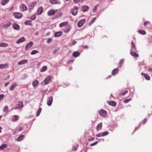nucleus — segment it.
Segmentation results:
<instances>
[{"instance_id": "1", "label": "nucleus", "mask_w": 152, "mask_h": 152, "mask_svg": "<svg viewBox=\"0 0 152 152\" xmlns=\"http://www.w3.org/2000/svg\"><path fill=\"white\" fill-rule=\"evenodd\" d=\"M37 2L36 1H34L32 2L29 5V10L31 11V10L33 9L36 5Z\"/></svg>"}, {"instance_id": "2", "label": "nucleus", "mask_w": 152, "mask_h": 152, "mask_svg": "<svg viewBox=\"0 0 152 152\" xmlns=\"http://www.w3.org/2000/svg\"><path fill=\"white\" fill-rule=\"evenodd\" d=\"M78 8L77 7H75L74 8L71 9V12L73 15H77L78 12Z\"/></svg>"}, {"instance_id": "3", "label": "nucleus", "mask_w": 152, "mask_h": 152, "mask_svg": "<svg viewBox=\"0 0 152 152\" xmlns=\"http://www.w3.org/2000/svg\"><path fill=\"white\" fill-rule=\"evenodd\" d=\"M71 26L70 25L66 26L63 28V31L66 33L69 32L71 30Z\"/></svg>"}, {"instance_id": "4", "label": "nucleus", "mask_w": 152, "mask_h": 152, "mask_svg": "<svg viewBox=\"0 0 152 152\" xmlns=\"http://www.w3.org/2000/svg\"><path fill=\"white\" fill-rule=\"evenodd\" d=\"M53 101V98L52 96H50L48 98L47 101V105L49 106L51 105Z\"/></svg>"}, {"instance_id": "5", "label": "nucleus", "mask_w": 152, "mask_h": 152, "mask_svg": "<svg viewBox=\"0 0 152 152\" xmlns=\"http://www.w3.org/2000/svg\"><path fill=\"white\" fill-rule=\"evenodd\" d=\"M99 115L102 117H104L106 116L107 114V112L106 111L104 110H101L99 111Z\"/></svg>"}, {"instance_id": "6", "label": "nucleus", "mask_w": 152, "mask_h": 152, "mask_svg": "<svg viewBox=\"0 0 152 152\" xmlns=\"http://www.w3.org/2000/svg\"><path fill=\"white\" fill-rule=\"evenodd\" d=\"M51 78L52 77L51 76H49L45 79L44 80L45 84L47 85L51 81Z\"/></svg>"}, {"instance_id": "7", "label": "nucleus", "mask_w": 152, "mask_h": 152, "mask_svg": "<svg viewBox=\"0 0 152 152\" xmlns=\"http://www.w3.org/2000/svg\"><path fill=\"white\" fill-rule=\"evenodd\" d=\"M13 15L15 17L17 18H20L22 16V14L20 12H15L14 13Z\"/></svg>"}, {"instance_id": "8", "label": "nucleus", "mask_w": 152, "mask_h": 152, "mask_svg": "<svg viewBox=\"0 0 152 152\" xmlns=\"http://www.w3.org/2000/svg\"><path fill=\"white\" fill-rule=\"evenodd\" d=\"M57 12V10H50L48 13V16L53 15Z\"/></svg>"}, {"instance_id": "9", "label": "nucleus", "mask_w": 152, "mask_h": 152, "mask_svg": "<svg viewBox=\"0 0 152 152\" xmlns=\"http://www.w3.org/2000/svg\"><path fill=\"white\" fill-rule=\"evenodd\" d=\"M43 9L42 7H40L39 8L36 12V13L37 15H40L42 13Z\"/></svg>"}, {"instance_id": "10", "label": "nucleus", "mask_w": 152, "mask_h": 152, "mask_svg": "<svg viewBox=\"0 0 152 152\" xmlns=\"http://www.w3.org/2000/svg\"><path fill=\"white\" fill-rule=\"evenodd\" d=\"M85 22V19H83L79 21L77 24V26L79 27H81L84 23Z\"/></svg>"}, {"instance_id": "11", "label": "nucleus", "mask_w": 152, "mask_h": 152, "mask_svg": "<svg viewBox=\"0 0 152 152\" xmlns=\"http://www.w3.org/2000/svg\"><path fill=\"white\" fill-rule=\"evenodd\" d=\"M50 1L52 4H60L61 3L58 0H50Z\"/></svg>"}, {"instance_id": "12", "label": "nucleus", "mask_w": 152, "mask_h": 152, "mask_svg": "<svg viewBox=\"0 0 152 152\" xmlns=\"http://www.w3.org/2000/svg\"><path fill=\"white\" fill-rule=\"evenodd\" d=\"M33 45V43L32 42H30L28 43L25 47V49L26 50H27L28 49H29L30 48H31Z\"/></svg>"}, {"instance_id": "13", "label": "nucleus", "mask_w": 152, "mask_h": 152, "mask_svg": "<svg viewBox=\"0 0 152 152\" xmlns=\"http://www.w3.org/2000/svg\"><path fill=\"white\" fill-rule=\"evenodd\" d=\"M23 105L22 102H19L15 109H18L23 107Z\"/></svg>"}, {"instance_id": "14", "label": "nucleus", "mask_w": 152, "mask_h": 152, "mask_svg": "<svg viewBox=\"0 0 152 152\" xmlns=\"http://www.w3.org/2000/svg\"><path fill=\"white\" fill-rule=\"evenodd\" d=\"M39 85V82L37 80H35L33 82L32 85L34 88L37 87Z\"/></svg>"}, {"instance_id": "15", "label": "nucleus", "mask_w": 152, "mask_h": 152, "mask_svg": "<svg viewBox=\"0 0 152 152\" xmlns=\"http://www.w3.org/2000/svg\"><path fill=\"white\" fill-rule=\"evenodd\" d=\"M141 75L142 76H143L147 80H149L150 79V76L147 74H145L144 73H142Z\"/></svg>"}, {"instance_id": "16", "label": "nucleus", "mask_w": 152, "mask_h": 152, "mask_svg": "<svg viewBox=\"0 0 152 152\" xmlns=\"http://www.w3.org/2000/svg\"><path fill=\"white\" fill-rule=\"evenodd\" d=\"M89 9V7L87 6L83 5L82 7V11L83 12H85L88 11Z\"/></svg>"}, {"instance_id": "17", "label": "nucleus", "mask_w": 152, "mask_h": 152, "mask_svg": "<svg viewBox=\"0 0 152 152\" xmlns=\"http://www.w3.org/2000/svg\"><path fill=\"white\" fill-rule=\"evenodd\" d=\"M8 64H0V69H5L8 67Z\"/></svg>"}, {"instance_id": "18", "label": "nucleus", "mask_w": 152, "mask_h": 152, "mask_svg": "<svg viewBox=\"0 0 152 152\" xmlns=\"http://www.w3.org/2000/svg\"><path fill=\"white\" fill-rule=\"evenodd\" d=\"M17 86L18 85L16 83H13L10 88V90L11 91H13Z\"/></svg>"}, {"instance_id": "19", "label": "nucleus", "mask_w": 152, "mask_h": 152, "mask_svg": "<svg viewBox=\"0 0 152 152\" xmlns=\"http://www.w3.org/2000/svg\"><path fill=\"white\" fill-rule=\"evenodd\" d=\"M25 40V39L24 37H22L18 39L16 42V43L19 44Z\"/></svg>"}, {"instance_id": "20", "label": "nucleus", "mask_w": 152, "mask_h": 152, "mask_svg": "<svg viewBox=\"0 0 152 152\" xmlns=\"http://www.w3.org/2000/svg\"><path fill=\"white\" fill-rule=\"evenodd\" d=\"M62 32L61 31H58L55 33L54 36L55 37H58L61 36L62 35Z\"/></svg>"}, {"instance_id": "21", "label": "nucleus", "mask_w": 152, "mask_h": 152, "mask_svg": "<svg viewBox=\"0 0 152 152\" xmlns=\"http://www.w3.org/2000/svg\"><path fill=\"white\" fill-rule=\"evenodd\" d=\"M19 117L17 115H15L12 117V122H15L18 121L19 119Z\"/></svg>"}, {"instance_id": "22", "label": "nucleus", "mask_w": 152, "mask_h": 152, "mask_svg": "<svg viewBox=\"0 0 152 152\" xmlns=\"http://www.w3.org/2000/svg\"><path fill=\"white\" fill-rule=\"evenodd\" d=\"M28 60H23L18 62V64L19 65H20L24 64L27 63Z\"/></svg>"}, {"instance_id": "23", "label": "nucleus", "mask_w": 152, "mask_h": 152, "mask_svg": "<svg viewBox=\"0 0 152 152\" xmlns=\"http://www.w3.org/2000/svg\"><path fill=\"white\" fill-rule=\"evenodd\" d=\"M102 126V123H99L98 125H97L96 126V130L97 131H98L99 130H100Z\"/></svg>"}, {"instance_id": "24", "label": "nucleus", "mask_w": 152, "mask_h": 152, "mask_svg": "<svg viewBox=\"0 0 152 152\" xmlns=\"http://www.w3.org/2000/svg\"><path fill=\"white\" fill-rule=\"evenodd\" d=\"M22 10V11H24L26 10L27 9V7L26 5L24 4H22L21 5Z\"/></svg>"}, {"instance_id": "25", "label": "nucleus", "mask_w": 152, "mask_h": 152, "mask_svg": "<svg viewBox=\"0 0 152 152\" xmlns=\"http://www.w3.org/2000/svg\"><path fill=\"white\" fill-rule=\"evenodd\" d=\"M68 23L67 22H65L61 23L59 25V26L60 28H61L63 26H66Z\"/></svg>"}, {"instance_id": "26", "label": "nucleus", "mask_w": 152, "mask_h": 152, "mask_svg": "<svg viewBox=\"0 0 152 152\" xmlns=\"http://www.w3.org/2000/svg\"><path fill=\"white\" fill-rule=\"evenodd\" d=\"M24 137L25 136L24 135H21L17 139V141H20L23 140L24 138Z\"/></svg>"}, {"instance_id": "27", "label": "nucleus", "mask_w": 152, "mask_h": 152, "mask_svg": "<svg viewBox=\"0 0 152 152\" xmlns=\"http://www.w3.org/2000/svg\"><path fill=\"white\" fill-rule=\"evenodd\" d=\"M11 24V23L10 22H8L6 24H4L3 25V27L4 28H7L9 27Z\"/></svg>"}, {"instance_id": "28", "label": "nucleus", "mask_w": 152, "mask_h": 152, "mask_svg": "<svg viewBox=\"0 0 152 152\" xmlns=\"http://www.w3.org/2000/svg\"><path fill=\"white\" fill-rule=\"evenodd\" d=\"M80 55V53L77 51L74 52L72 54L73 56L75 57H77L79 56Z\"/></svg>"}, {"instance_id": "29", "label": "nucleus", "mask_w": 152, "mask_h": 152, "mask_svg": "<svg viewBox=\"0 0 152 152\" xmlns=\"http://www.w3.org/2000/svg\"><path fill=\"white\" fill-rule=\"evenodd\" d=\"M13 27L16 30H18L19 29V26L16 24H14L13 25Z\"/></svg>"}, {"instance_id": "30", "label": "nucleus", "mask_w": 152, "mask_h": 152, "mask_svg": "<svg viewBox=\"0 0 152 152\" xmlns=\"http://www.w3.org/2000/svg\"><path fill=\"white\" fill-rule=\"evenodd\" d=\"M130 53L131 55L135 57H137L139 56L138 55L137 53L133 52L132 50L130 51Z\"/></svg>"}, {"instance_id": "31", "label": "nucleus", "mask_w": 152, "mask_h": 152, "mask_svg": "<svg viewBox=\"0 0 152 152\" xmlns=\"http://www.w3.org/2000/svg\"><path fill=\"white\" fill-rule=\"evenodd\" d=\"M118 72V69L116 68L113 70L112 72V74L113 75H115Z\"/></svg>"}, {"instance_id": "32", "label": "nucleus", "mask_w": 152, "mask_h": 152, "mask_svg": "<svg viewBox=\"0 0 152 152\" xmlns=\"http://www.w3.org/2000/svg\"><path fill=\"white\" fill-rule=\"evenodd\" d=\"M109 105L113 106H115L116 105L115 102L113 101H110L109 102Z\"/></svg>"}, {"instance_id": "33", "label": "nucleus", "mask_w": 152, "mask_h": 152, "mask_svg": "<svg viewBox=\"0 0 152 152\" xmlns=\"http://www.w3.org/2000/svg\"><path fill=\"white\" fill-rule=\"evenodd\" d=\"M7 147V145L6 144H3L0 146V150H2L6 148Z\"/></svg>"}, {"instance_id": "34", "label": "nucleus", "mask_w": 152, "mask_h": 152, "mask_svg": "<svg viewBox=\"0 0 152 152\" xmlns=\"http://www.w3.org/2000/svg\"><path fill=\"white\" fill-rule=\"evenodd\" d=\"M9 1V0H2L1 2V4L2 5H4L7 3Z\"/></svg>"}, {"instance_id": "35", "label": "nucleus", "mask_w": 152, "mask_h": 152, "mask_svg": "<svg viewBox=\"0 0 152 152\" xmlns=\"http://www.w3.org/2000/svg\"><path fill=\"white\" fill-rule=\"evenodd\" d=\"M8 46L7 44L4 43H0V47H7Z\"/></svg>"}, {"instance_id": "36", "label": "nucleus", "mask_w": 152, "mask_h": 152, "mask_svg": "<svg viewBox=\"0 0 152 152\" xmlns=\"http://www.w3.org/2000/svg\"><path fill=\"white\" fill-rule=\"evenodd\" d=\"M47 69V67L46 66H44L40 69V71L41 72H44L46 71Z\"/></svg>"}, {"instance_id": "37", "label": "nucleus", "mask_w": 152, "mask_h": 152, "mask_svg": "<svg viewBox=\"0 0 152 152\" xmlns=\"http://www.w3.org/2000/svg\"><path fill=\"white\" fill-rule=\"evenodd\" d=\"M96 17L94 18H93L91 20V21L89 23V25L91 26V24H92L94 22V21L96 20Z\"/></svg>"}, {"instance_id": "38", "label": "nucleus", "mask_w": 152, "mask_h": 152, "mask_svg": "<svg viewBox=\"0 0 152 152\" xmlns=\"http://www.w3.org/2000/svg\"><path fill=\"white\" fill-rule=\"evenodd\" d=\"M42 110V108L41 107H39L37 113V116H38L40 114Z\"/></svg>"}, {"instance_id": "39", "label": "nucleus", "mask_w": 152, "mask_h": 152, "mask_svg": "<svg viewBox=\"0 0 152 152\" xmlns=\"http://www.w3.org/2000/svg\"><path fill=\"white\" fill-rule=\"evenodd\" d=\"M39 52V51L37 50H33L31 53V54L32 55L35 54L36 53H38Z\"/></svg>"}, {"instance_id": "40", "label": "nucleus", "mask_w": 152, "mask_h": 152, "mask_svg": "<svg viewBox=\"0 0 152 152\" xmlns=\"http://www.w3.org/2000/svg\"><path fill=\"white\" fill-rule=\"evenodd\" d=\"M36 18V15L35 14H34L33 15L31 16V19L32 20H34Z\"/></svg>"}, {"instance_id": "41", "label": "nucleus", "mask_w": 152, "mask_h": 152, "mask_svg": "<svg viewBox=\"0 0 152 152\" xmlns=\"http://www.w3.org/2000/svg\"><path fill=\"white\" fill-rule=\"evenodd\" d=\"M8 107L7 106H5L4 107L3 111L4 112L7 113L8 111Z\"/></svg>"}, {"instance_id": "42", "label": "nucleus", "mask_w": 152, "mask_h": 152, "mask_svg": "<svg viewBox=\"0 0 152 152\" xmlns=\"http://www.w3.org/2000/svg\"><path fill=\"white\" fill-rule=\"evenodd\" d=\"M138 32L140 33V34H142V35H144V34H146L144 30H142V31L139 30L138 31Z\"/></svg>"}, {"instance_id": "43", "label": "nucleus", "mask_w": 152, "mask_h": 152, "mask_svg": "<svg viewBox=\"0 0 152 152\" xmlns=\"http://www.w3.org/2000/svg\"><path fill=\"white\" fill-rule=\"evenodd\" d=\"M127 92V91H125L124 92H120V95H125L126 94Z\"/></svg>"}, {"instance_id": "44", "label": "nucleus", "mask_w": 152, "mask_h": 152, "mask_svg": "<svg viewBox=\"0 0 152 152\" xmlns=\"http://www.w3.org/2000/svg\"><path fill=\"white\" fill-rule=\"evenodd\" d=\"M99 5L97 4V5L95 7H94L93 10V11L94 12H95L97 10V7Z\"/></svg>"}, {"instance_id": "45", "label": "nucleus", "mask_w": 152, "mask_h": 152, "mask_svg": "<svg viewBox=\"0 0 152 152\" xmlns=\"http://www.w3.org/2000/svg\"><path fill=\"white\" fill-rule=\"evenodd\" d=\"M31 22V21H26L25 22V24L26 25H30L31 24L30 23Z\"/></svg>"}, {"instance_id": "46", "label": "nucleus", "mask_w": 152, "mask_h": 152, "mask_svg": "<svg viewBox=\"0 0 152 152\" xmlns=\"http://www.w3.org/2000/svg\"><path fill=\"white\" fill-rule=\"evenodd\" d=\"M96 136L97 137H103L102 133H99L97 134L96 135Z\"/></svg>"}, {"instance_id": "47", "label": "nucleus", "mask_w": 152, "mask_h": 152, "mask_svg": "<svg viewBox=\"0 0 152 152\" xmlns=\"http://www.w3.org/2000/svg\"><path fill=\"white\" fill-rule=\"evenodd\" d=\"M52 39L51 38H48L47 41V43H50L52 42Z\"/></svg>"}, {"instance_id": "48", "label": "nucleus", "mask_w": 152, "mask_h": 152, "mask_svg": "<svg viewBox=\"0 0 152 152\" xmlns=\"http://www.w3.org/2000/svg\"><path fill=\"white\" fill-rule=\"evenodd\" d=\"M131 99H126L124 100V102L125 103H127L129 101H131Z\"/></svg>"}, {"instance_id": "49", "label": "nucleus", "mask_w": 152, "mask_h": 152, "mask_svg": "<svg viewBox=\"0 0 152 152\" xmlns=\"http://www.w3.org/2000/svg\"><path fill=\"white\" fill-rule=\"evenodd\" d=\"M103 137L107 135L108 134V132H104L102 133Z\"/></svg>"}, {"instance_id": "50", "label": "nucleus", "mask_w": 152, "mask_h": 152, "mask_svg": "<svg viewBox=\"0 0 152 152\" xmlns=\"http://www.w3.org/2000/svg\"><path fill=\"white\" fill-rule=\"evenodd\" d=\"M132 48L133 50H136V48L134 44L132 45Z\"/></svg>"}, {"instance_id": "51", "label": "nucleus", "mask_w": 152, "mask_h": 152, "mask_svg": "<svg viewBox=\"0 0 152 152\" xmlns=\"http://www.w3.org/2000/svg\"><path fill=\"white\" fill-rule=\"evenodd\" d=\"M98 142V141H96L93 143L91 144L90 145V146H94V145H96L97 143Z\"/></svg>"}, {"instance_id": "52", "label": "nucleus", "mask_w": 152, "mask_h": 152, "mask_svg": "<svg viewBox=\"0 0 152 152\" xmlns=\"http://www.w3.org/2000/svg\"><path fill=\"white\" fill-rule=\"evenodd\" d=\"M4 96V94H1L0 95V101H1L3 99Z\"/></svg>"}, {"instance_id": "53", "label": "nucleus", "mask_w": 152, "mask_h": 152, "mask_svg": "<svg viewBox=\"0 0 152 152\" xmlns=\"http://www.w3.org/2000/svg\"><path fill=\"white\" fill-rule=\"evenodd\" d=\"M150 23V22L149 21H146L144 23V26H147L148 24H149Z\"/></svg>"}, {"instance_id": "54", "label": "nucleus", "mask_w": 152, "mask_h": 152, "mask_svg": "<svg viewBox=\"0 0 152 152\" xmlns=\"http://www.w3.org/2000/svg\"><path fill=\"white\" fill-rule=\"evenodd\" d=\"M78 145L75 146L73 148V150L74 151H76L77 150V149L78 148Z\"/></svg>"}, {"instance_id": "55", "label": "nucleus", "mask_w": 152, "mask_h": 152, "mask_svg": "<svg viewBox=\"0 0 152 152\" xmlns=\"http://www.w3.org/2000/svg\"><path fill=\"white\" fill-rule=\"evenodd\" d=\"M82 47L84 49H88V46L87 45L83 46Z\"/></svg>"}, {"instance_id": "56", "label": "nucleus", "mask_w": 152, "mask_h": 152, "mask_svg": "<svg viewBox=\"0 0 152 152\" xmlns=\"http://www.w3.org/2000/svg\"><path fill=\"white\" fill-rule=\"evenodd\" d=\"M147 118H145V119L143 120V124H145V123L147 121Z\"/></svg>"}, {"instance_id": "57", "label": "nucleus", "mask_w": 152, "mask_h": 152, "mask_svg": "<svg viewBox=\"0 0 152 152\" xmlns=\"http://www.w3.org/2000/svg\"><path fill=\"white\" fill-rule=\"evenodd\" d=\"M80 0H73V1L75 3H77L79 2Z\"/></svg>"}, {"instance_id": "58", "label": "nucleus", "mask_w": 152, "mask_h": 152, "mask_svg": "<svg viewBox=\"0 0 152 152\" xmlns=\"http://www.w3.org/2000/svg\"><path fill=\"white\" fill-rule=\"evenodd\" d=\"M76 42H77L75 40H74L72 42V45H74L76 43Z\"/></svg>"}, {"instance_id": "59", "label": "nucleus", "mask_w": 152, "mask_h": 152, "mask_svg": "<svg viewBox=\"0 0 152 152\" xmlns=\"http://www.w3.org/2000/svg\"><path fill=\"white\" fill-rule=\"evenodd\" d=\"M123 61H124L123 59H122L120 61V62H119V64H120V66H121V63H122L123 62Z\"/></svg>"}, {"instance_id": "60", "label": "nucleus", "mask_w": 152, "mask_h": 152, "mask_svg": "<svg viewBox=\"0 0 152 152\" xmlns=\"http://www.w3.org/2000/svg\"><path fill=\"white\" fill-rule=\"evenodd\" d=\"M23 129V127H20L18 129V131L20 132Z\"/></svg>"}, {"instance_id": "61", "label": "nucleus", "mask_w": 152, "mask_h": 152, "mask_svg": "<svg viewBox=\"0 0 152 152\" xmlns=\"http://www.w3.org/2000/svg\"><path fill=\"white\" fill-rule=\"evenodd\" d=\"M148 71L150 72H152V68H149L148 69Z\"/></svg>"}, {"instance_id": "62", "label": "nucleus", "mask_w": 152, "mask_h": 152, "mask_svg": "<svg viewBox=\"0 0 152 152\" xmlns=\"http://www.w3.org/2000/svg\"><path fill=\"white\" fill-rule=\"evenodd\" d=\"M9 83H10L9 82H8V83H6L4 85V86L5 87H6L8 85Z\"/></svg>"}, {"instance_id": "63", "label": "nucleus", "mask_w": 152, "mask_h": 152, "mask_svg": "<svg viewBox=\"0 0 152 152\" xmlns=\"http://www.w3.org/2000/svg\"><path fill=\"white\" fill-rule=\"evenodd\" d=\"M1 129H2V128L1 126H0V133L1 132Z\"/></svg>"}, {"instance_id": "64", "label": "nucleus", "mask_w": 152, "mask_h": 152, "mask_svg": "<svg viewBox=\"0 0 152 152\" xmlns=\"http://www.w3.org/2000/svg\"><path fill=\"white\" fill-rule=\"evenodd\" d=\"M131 43H132V45H133V44H134V43H133V41Z\"/></svg>"}]
</instances>
